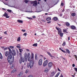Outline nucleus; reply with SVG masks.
Segmentation results:
<instances>
[{"label":"nucleus","instance_id":"nucleus-53","mask_svg":"<svg viewBox=\"0 0 77 77\" xmlns=\"http://www.w3.org/2000/svg\"><path fill=\"white\" fill-rule=\"evenodd\" d=\"M27 18H28V19H29V20H31V19H32V18H30V17H27Z\"/></svg>","mask_w":77,"mask_h":77},{"label":"nucleus","instance_id":"nucleus-22","mask_svg":"<svg viewBox=\"0 0 77 77\" xmlns=\"http://www.w3.org/2000/svg\"><path fill=\"white\" fill-rule=\"evenodd\" d=\"M17 22L18 23H23V21L20 20H18Z\"/></svg>","mask_w":77,"mask_h":77},{"label":"nucleus","instance_id":"nucleus-19","mask_svg":"<svg viewBox=\"0 0 77 77\" xmlns=\"http://www.w3.org/2000/svg\"><path fill=\"white\" fill-rule=\"evenodd\" d=\"M66 26H70V24H69V23L68 22H66Z\"/></svg>","mask_w":77,"mask_h":77},{"label":"nucleus","instance_id":"nucleus-30","mask_svg":"<svg viewBox=\"0 0 77 77\" xmlns=\"http://www.w3.org/2000/svg\"><path fill=\"white\" fill-rule=\"evenodd\" d=\"M24 2L25 3H28V2H29V0H25L24 1Z\"/></svg>","mask_w":77,"mask_h":77},{"label":"nucleus","instance_id":"nucleus-42","mask_svg":"<svg viewBox=\"0 0 77 77\" xmlns=\"http://www.w3.org/2000/svg\"><path fill=\"white\" fill-rule=\"evenodd\" d=\"M3 58V56H2V55H0V59H2Z\"/></svg>","mask_w":77,"mask_h":77},{"label":"nucleus","instance_id":"nucleus-25","mask_svg":"<svg viewBox=\"0 0 77 77\" xmlns=\"http://www.w3.org/2000/svg\"><path fill=\"white\" fill-rule=\"evenodd\" d=\"M19 50L20 51V53H22L23 51V50L22 49H19Z\"/></svg>","mask_w":77,"mask_h":77},{"label":"nucleus","instance_id":"nucleus-58","mask_svg":"<svg viewBox=\"0 0 77 77\" xmlns=\"http://www.w3.org/2000/svg\"><path fill=\"white\" fill-rule=\"evenodd\" d=\"M72 77H75V76L74 75H72Z\"/></svg>","mask_w":77,"mask_h":77},{"label":"nucleus","instance_id":"nucleus-32","mask_svg":"<svg viewBox=\"0 0 77 77\" xmlns=\"http://www.w3.org/2000/svg\"><path fill=\"white\" fill-rule=\"evenodd\" d=\"M75 14L74 13H72V17H74V16H75Z\"/></svg>","mask_w":77,"mask_h":77},{"label":"nucleus","instance_id":"nucleus-36","mask_svg":"<svg viewBox=\"0 0 77 77\" xmlns=\"http://www.w3.org/2000/svg\"><path fill=\"white\" fill-rule=\"evenodd\" d=\"M7 11L8 12H12V10L9 9H8L7 10Z\"/></svg>","mask_w":77,"mask_h":77},{"label":"nucleus","instance_id":"nucleus-14","mask_svg":"<svg viewBox=\"0 0 77 77\" xmlns=\"http://www.w3.org/2000/svg\"><path fill=\"white\" fill-rule=\"evenodd\" d=\"M23 72H21L17 75L18 77H21L23 75Z\"/></svg>","mask_w":77,"mask_h":77},{"label":"nucleus","instance_id":"nucleus-1","mask_svg":"<svg viewBox=\"0 0 77 77\" xmlns=\"http://www.w3.org/2000/svg\"><path fill=\"white\" fill-rule=\"evenodd\" d=\"M5 56H8V62L10 64H12L14 62V60L12 59V53L9 52L8 51H6L5 52Z\"/></svg>","mask_w":77,"mask_h":77},{"label":"nucleus","instance_id":"nucleus-11","mask_svg":"<svg viewBox=\"0 0 77 77\" xmlns=\"http://www.w3.org/2000/svg\"><path fill=\"white\" fill-rule=\"evenodd\" d=\"M47 53L48 55H49V56H50V57H52V59H53V58H54V56H52L51 55V54L50 52H47Z\"/></svg>","mask_w":77,"mask_h":77},{"label":"nucleus","instance_id":"nucleus-21","mask_svg":"<svg viewBox=\"0 0 77 77\" xmlns=\"http://www.w3.org/2000/svg\"><path fill=\"white\" fill-rule=\"evenodd\" d=\"M60 74V72H59L56 74L54 77H58V76L59 75V74Z\"/></svg>","mask_w":77,"mask_h":77},{"label":"nucleus","instance_id":"nucleus-16","mask_svg":"<svg viewBox=\"0 0 77 77\" xmlns=\"http://www.w3.org/2000/svg\"><path fill=\"white\" fill-rule=\"evenodd\" d=\"M17 41L18 42H20L21 41V37H19L17 38Z\"/></svg>","mask_w":77,"mask_h":77},{"label":"nucleus","instance_id":"nucleus-64","mask_svg":"<svg viewBox=\"0 0 77 77\" xmlns=\"http://www.w3.org/2000/svg\"><path fill=\"white\" fill-rule=\"evenodd\" d=\"M65 11V10H63L62 12H64Z\"/></svg>","mask_w":77,"mask_h":77},{"label":"nucleus","instance_id":"nucleus-34","mask_svg":"<svg viewBox=\"0 0 77 77\" xmlns=\"http://www.w3.org/2000/svg\"><path fill=\"white\" fill-rule=\"evenodd\" d=\"M36 2V1H32L31 2V4H33V3H35Z\"/></svg>","mask_w":77,"mask_h":77},{"label":"nucleus","instance_id":"nucleus-49","mask_svg":"<svg viewBox=\"0 0 77 77\" xmlns=\"http://www.w3.org/2000/svg\"><path fill=\"white\" fill-rule=\"evenodd\" d=\"M61 51L63 52V53H65V51H63V50H61Z\"/></svg>","mask_w":77,"mask_h":77},{"label":"nucleus","instance_id":"nucleus-27","mask_svg":"<svg viewBox=\"0 0 77 77\" xmlns=\"http://www.w3.org/2000/svg\"><path fill=\"white\" fill-rule=\"evenodd\" d=\"M15 71H16V70L15 69H14L12 70L11 72L13 73L14 72H15Z\"/></svg>","mask_w":77,"mask_h":77},{"label":"nucleus","instance_id":"nucleus-47","mask_svg":"<svg viewBox=\"0 0 77 77\" xmlns=\"http://www.w3.org/2000/svg\"><path fill=\"white\" fill-rule=\"evenodd\" d=\"M61 6H63V3L62 2L61 4Z\"/></svg>","mask_w":77,"mask_h":77},{"label":"nucleus","instance_id":"nucleus-10","mask_svg":"<svg viewBox=\"0 0 77 77\" xmlns=\"http://www.w3.org/2000/svg\"><path fill=\"white\" fill-rule=\"evenodd\" d=\"M71 29H72V30H74V29H76V27L74 25H72L71 26Z\"/></svg>","mask_w":77,"mask_h":77},{"label":"nucleus","instance_id":"nucleus-5","mask_svg":"<svg viewBox=\"0 0 77 77\" xmlns=\"http://www.w3.org/2000/svg\"><path fill=\"white\" fill-rule=\"evenodd\" d=\"M24 56L25 57V59L26 61H27V58L28 57V56L27 54L26 53H25L24 54Z\"/></svg>","mask_w":77,"mask_h":77},{"label":"nucleus","instance_id":"nucleus-20","mask_svg":"<svg viewBox=\"0 0 77 77\" xmlns=\"http://www.w3.org/2000/svg\"><path fill=\"white\" fill-rule=\"evenodd\" d=\"M55 74H56V73L54 72H53L51 73V75H52V76H54Z\"/></svg>","mask_w":77,"mask_h":77},{"label":"nucleus","instance_id":"nucleus-62","mask_svg":"<svg viewBox=\"0 0 77 77\" xmlns=\"http://www.w3.org/2000/svg\"><path fill=\"white\" fill-rule=\"evenodd\" d=\"M75 58L76 59V60H77V57H76V56H75Z\"/></svg>","mask_w":77,"mask_h":77},{"label":"nucleus","instance_id":"nucleus-6","mask_svg":"<svg viewBox=\"0 0 77 77\" xmlns=\"http://www.w3.org/2000/svg\"><path fill=\"white\" fill-rule=\"evenodd\" d=\"M56 29H57V30H58V34H59L60 33H61V30L59 28H57V27H56Z\"/></svg>","mask_w":77,"mask_h":77},{"label":"nucleus","instance_id":"nucleus-3","mask_svg":"<svg viewBox=\"0 0 77 77\" xmlns=\"http://www.w3.org/2000/svg\"><path fill=\"white\" fill-rule=\"evenodd\" d=\"M24 61H25V59L24 58V57H20V58L19 60L20 63H21L22 62H24Z\"/></svg>","mask_w":77,"mask_h":77},{"label":"nucleus","instance_id":"nucleus-54","mask_svg":"<svg viewBox=\"0 0 77 77\" xmlns=\"http://www.w3.org/2000/svg\"><path fill=\"white\" fill-rule=\"evenodd\" d=\"M68 40H70V37H68Z\"/></svg>","mask_w":77,"mask_h":77},{"label":"nucleus","instance_id":"nucleus-24","mask_svg":"<svg viewBox=\"0 0 77 77\" xmlns=\"http://www.w3.org/2000/svg\"><path fill=\"white\" fill-rule=\"evenodd\" d=\"M53 20L54 21H57V17H54L53 18Z\"/></svg>","mask_w":77,"mask_h":77},{"label":"nucleus","instance_id":"nucleus-59","mask_svg":"<svg viewBox=\"0 0 77 77\" xmlns=\"http://www.w3.org/2000/svg\"><path fill=\"white\" fill-rule=\"evenodd\" d=\"M1 48H5V47L4 46L2 47Z\"/></svg>","mask_w":77,"mask_h":77},{"label":"nucleus","instance_id":"nucleus-48","mask_svg":"<svg viewBox=\"0 0 77 77\" xmlns=\"http://www.w3.org/2000/svg\"><path fill=\"white\" fill-rule=\"evenodd\" d=\"M26 35H27V33H24L23 34V35L24 36H26Z\"/></svg>","mask_w":77,"mask_h":77},{"label":"nucleus","instance_id":"nucleus-4","mask_svg":"<svg viewBox=\"0 0 77 77\" xmlns=\"http://www.w3.org/2000/svg\"><path fill=\"white\" fill-rule=\"evenodd\" d=\"M42 59L41 58L38 60V65H39V66H41V65H42Z\"/></svg>","mask_w":77,"mask_h":77},{"label":"nucleus","instance_id":"nucleus-29","mask_svg":"<svg viewBox=\"0 0 77 77\" xmlns=\"http://www.w3.org/2000/svg\"><path fill=\"white\" fill-rule=\"evenodd\" d=\"M51 20V18L50 17H48L46 19V20L47 21H49V20Z\"/></svg>","mask_w":77,"mask_h":77},{"label":"nucleus","instance_id":"nucleus-28","mask_svg":"<svg viewBox=\"0 0 77 77\" xmlns=\"http://www.w3.org/2000/svg\"><path fill=\"white\" fill-rule=\"evenodd\" d=\"M59 35H60V37H63V33H60Z\"/></svg>","mask_w":77,"mask_h":77},{"label":"nucleus","instance_id":"nucleus-35","mask_svg":"<svg viewBox=\"0 0 77 77\" xmlns=\"http://www.w3.org/2000/svg\"><path fill=\"white\" fill-rule=\"evenodd\" d=\"M29 72V70L28 69H26V71H25V73L26 74H27Z\"/></svg>","mask_w":77,"mask_h":77},{"label":"nucleus","instance_id":"nucleus-39","mask_svg":"<svg viewBox=\"0 0 77 77\" xmlns=\"http://www.w3.org/2000/svg\"><path fill=\"white\" fill-rule=\"evenodd\" d=\"M9 47L10 48H14V46H10Z\"/></svg>","mask_w":77,"mask_h":77},{"label":"nucleus","instance_id":"nucleus-50","mask_svg":"<svg viewBox=\"0 0 77 77\" xmlns=\"http://www.w3.org/2000/svg\"><path fill=\"white\" fill-rule=\"evenodd\" d=\"M7 49H8V48L6 47L4 48V50H7Z\"/></svg>","mask_w":77,"mask_h":77},{"label":"nucleus","instance_id":"nucleus-2","mask_svg":"<svg viewBox=\"0 0 77 77\" xmlns=\"http://www.w3.org/2000/svg\"><path fill=\"white\" fill-rule=\"evenodd\" d=\"M33 59H34V54L32 53L31 54V61H30L29 63L27 64V66L29 68H32L33 66Z\"/></svg>","mask_w":77,"mask_h":77},{"label":"nucleus","instance_id":"nucleus-56","mask_svg":"<svg viewBox=\"0 0 77 77\" xmlns=\"http://www.w3.org/2000/svg\"><path fill=\"white\" fill-rule=\"evenodd\" d=\"M60 17H62V14H60Z\"/></svg>","mask_w":77,"mask_h":77},{"label":"nucleus","instance_id":"nucleus-60","mask_svg":"<svg viewBox=\"0 0 77 77\" xmlns=\"http://www.w3.org/2000/svg\"><path fill=\"white\" fill-rule=\"evenodd\" d=\"M51 23V21H49L47 22V23Z\"/></svg>","mask_w":77,"mask_h":77},{"label":"nucleus","instance_id":"nucleus-51","mask_svg":"<svg viewBox=\"0 0 77 77\" xmlns=\"http://www.w3.org/2000/svg\"><path fill=\"white\" fill-rule=\"evenodd\" d=\"M73 67H74L75 66V65L74 64H73L72 65Z\"/></svg>","mask_w":77,"mask_h":77},{"label":"nucleus","instance_id":"nucleus-43","mask_svg":"<svg viewBox=\"0 0 77 77\" xmlns=\"http://www.w3.org/2000/svg\"><path fill=\"white\" fill-rule=\"evenodd\" d=\"M21 31H22V32H26V30L25 29H22Z\"/></svg>","mask_w":77,"mask_h":77},{"label":"nucleus","instance_id":"nucleus-33","mask_svg":"<svg viewBox=\"0 0 77 77\" xmlns=\"http://www.w3.org/2000/svg\"><path fill=\"white\" fill-rule=\"evenodd\" d=\"M19 55L20 57H22V52H20Z\"/></svg>","mask_w":77,"mask_h":77},{"label":"nucleus","instance_id":"nucleus-8","mask_svg":"<svg viewBox=\"0 0 77 77\" xmlns=\"http://www.w3.org/2000/svg\"><path fill=\"white\" fill-rule=\"evenodd\" d=\"M3 15L4 17H5L7 18H9V16H8V14L6 12H5Z\"/></svg>","mask_w":77,"mask_h":77},{"label":"nucleus","instance_id":"nucleus-13","mask_svg":"<svg viewBox=\"0 0 77 77\" xmlns=\"http://www.w3.org/2000/svg\"><path fill=\"white\" fill-rule=\"evenodd\" d=\"M3 3H4V4H5V5H8V6H9V7H11V8H16L17 9V8L15 7H14V6H10L8 5V4H6V3H5V2H3Z\"/></svg>","mask_w":77,"mask_h":77},{"label":"nucleus","instance_id":"nucleus-46","mask_svg":"<svg viewBox=\"0 0 77 77\" xmlns=\"http://www.w3.org/2000/svg\"><path fill=\"white\" fill-rule=\"evenodd\" d=\"M4 34H5V35H7V31H5V32H4Z\"/></svg>","mask_w":77,"mask_h":77},{"label":"nucleus","instance_id":"nucleus-18","mask_svg":"<svg viewBox=\"0 0 77 77\" xmlns=\"http://www.w3.org/2000/svg\"><path fill=\"white\" fill-rule=\"evenodd\" d=\"M38 5V2H36L35 3H34L33 4V6H35V7H36V6H37Z\"/></svg>","mask_w":77,"mask_h":77},{"label":"nucleus","instance_id":"nucleus-45","mask_svg":"<svg viewBox=\"0 0 77 77\" xmlns=\"http://www.w3.org/2000/svg\"><path fill=\"white\" fill-rule=\"evenodd\" d=\"M8 48L9 50V51H10V52H11V49L9 48Z\"/></svg>","mask_w":77,"mask_h":77},{"label":"nucleus","instance_id":"nucleus-7","mask_svg":"<svg viewBox=\"0 0 77 77\" xmlns=\"http://www.w3.org/2000/svg\"><path fill=\"white\" fill-rule=\"evenodd\" d=\"M48 63V60H46L43 63V66H45Z\"/></svg>","mask_w":77,"mask_h":77},{"label":"nucleus","instance_id":"nucleus-38","mask_svg":"<svg viewBox=\"0 0 77 77\" xmlns=\"http://www.w3.org/2000/svg\"><path fill=\"white\" fill-rule=\"evenodd\" d=\"M66 32V29H63V33H65Z\"/></svg>","mask_w":77,"mask_h":77},{"label":"nucleus","instance_id":"nucleus-23","mask_svg":"<svg viewBox=\"0 0 77 77\" xmlns=\"http://www.w3.org/2000/svg\"><path fill=\"white\" fill-rule=\"evenodd\" d=\"M66 52H67V53H68L69 54V53H70V51H69V50L68 49H66Z\"/></svg>","mask_w":77,"mask_h":77},{"label":"nucleus","instance_id":"nucleus-63","mask_svg":"<svg viewBox=\"0 0 77 77\" xmlns=\"http://www.w3.org/2000/svg\"><path fill=\"white\" fill-rule=\"evenodd\" d=\"M62 50V48H60V50Z\"/></svg>","mask_w":77,"mask_h":77},{"label":"nucleus","instance_id":"nucleus-26","mask_svg":"<svg viewBox=\"0 0 77 77\" xmlns=\"http://www.w3.org/2000/svg\"><path fill=\"white\" fill-rule=\"evenodd\" d=\"M37 45H38V44H37V43H35L32 45V46L34 47H37Z\"/></svg>","mask_w":77,"mask_h":77},{"label":"nucleus","instance_id":"nucleus-40","mask_svg":"<svg viewBox=\"0 0 77 77\" xmlns=\"http://www.w3.org/2000/svg\"><path fill=\"white\" fill-rule=\"evenodd\" d=\"M16 47L17 48H21V46H20L17 45Z\"/></svg>","mask_w":77,"mask_h":77},{"label":"nucleus","instance_id":"nucleus-15","mask_svg":"<svg viewBox=\"0 0 77 77\" xmlns=\"http://www.w3.org/2000/svg\"><path fill=\"white\" fill-rule=\"evenodd\" d=\"M49 71V69L48 68H47L45 69V72H48Z\"/></svg>","mask_w":77,"mask_h":77},{"label":"nucleus","instance_id":"nucleus-17","mask_svg":"<svg viewBox=\"0 0 77 77\" xmlns=\"http://www.w3.org/2000/svg\"><path fill=\"white\" fill-rule=\"evenodd\" d=\"M28 60L29 62H31V61H32V60L31 59V57H28Z\"/></svg>","mask_w":77,"mask_h":77},{"label":"nucleus","instance_id":"nucleus-52","mask_svg":"<svg viewBox=\"0 0 77 77\" xmlns=\"http://www.w3.org/2000/svg\"><path fill=\"white\" fill-rule=\"evenodd\" d=\"M32 18H36V17L35 16H33L32 17Z\"/></svg>","mask_w":77,"mask_h":77},{"label":"nucleus","instance_id":"nucleus-37","mask_svg":"<svg viewBox=\"0 0 77 77\" xmlns=\"http://www.w3.org/2000/svg\"><path fill=\"white\" fill-rule=\"evenodd\" d=\"M35 59H38V56H37V55L36 54L35 55Z\"/></svg>","mask_w":77,"mask_h":77},{"label":"nucleus","instance_id":"nucleus-61","mask_svg":"<svg viewBox=\"0 0 77 77\" xmlns=\"http://www.w3.org/2000/svg\"><path fill=\"white\" fill-rule=\"evenodd\" d=\"M60 77H63V75H61V76H60Z\"/></svg>","mask_w":77,"mask_h":77},{"label":"nucleus","instance_id":"nucleus-9","mask_svg":"<svg viewBox=\"0 0 77 77\" xmlns=\"http://www.w3.org/2000/svg\"><path fill=\"white\" fill-rule=\"evenodd\" d=\"M52 65H53V63H52V62H50L48 64V66L49 68H50V67H51Z\"/></svg>","mask_w":77,"mask_h":77},{"label":"nucleus","instance_id":"nucleus-55","mask_svg":"<svg viewBox=\"0 0 77 77\" xmlns=\"http://www.w3.org/2000/svg\"><path fill=\"white\" fill-rule=\"evenodd\" d=\"M57 69H58V71H59L60 72V69L59 68H58Z\"/></svg>","mask_w":77,"mask_h":77},{"label":"nucleus","instance_id":"nucleus-44","mask_svg":"<svg viewBox=\"0 0 77 77\" xmlns=\"http://www.w3.org/2000/svg\"><path fill=\"white\" fill-rule=\"evenodd\" d=\"M11 69H13L14 68V66H11Z\"/></svg>","mask_w":77,"mask_h":77},{"label":"nucleus","instance_id":"nucleus-12","mask_svg":"<svg viewBox=\"0 0 77 77\" xmlns=\"http://www.w3.org/2000/svg\"><path fill=\"white\" fill-rule=\"evenodd\" d=\"M12 54L13 56H15L16 54V53H15V50H13L12 51Z\"/></svg>","mask_w":77,"mask_h":77},{"label":"nucleus","instance_id":"nucleus-57","mask_svg":"<svg viewBox=\"0 0 77 77\" xmlns=\"http://www.w3.org/2000/svg\"><path fill=\"white\" fill-rule=\"evenodd\" d=\"M26 50L27 51H28V52L29 51V49H26Z\"/></svg>","mask_w":77,"mask_h":77},{"label":"nucleus","instance_id":"nucleus-31","mask_svg":"<svg viewBox=\"0 0 77 77\" xmlns=\"http://www.w3.org/2000/svg\"><path fill=\"white\" fill-rule=\"evenodd\" d=\"M28 57H31V56L30 55V53H28V54L27 55Z\"/></svg>","mask_w":77,"mask_h":77},{"label":"nucleus","instance_id":"nucleus-41","mask_svg":"<svg viewBox=\"0 0 77 77\" xmlns=\"http://www.w3.org/2000/svg\"><path fill=\"white\" fill-rule=\"evenodd\" d=\"M65 42H64L63 44V46H65Z\"/></svg>","mask_w":77,"mask_h":77}]
</instances>
